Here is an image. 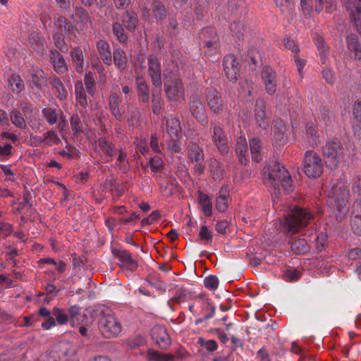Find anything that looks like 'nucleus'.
Wrapping results in <instances>:
<instances>
[{
    "label": "nucleus",
    "instance_id": "obj_1",
    "mask_svg": "<svg viewBox=\"0 0 361 361\" xmlns=\"http://www.w3.org/2000/svg\"><path fill=\"white\" fill-rule=\"evenodd\" d=\"M349 190L345 184L338 182L334 185L328 194V204L331 214L337 220L342 219L347 212Z\"/></svg>",
    "mask_w": 361,
    "mask_h": 361
},
{
    "label": "nucleus",
    "instance_id": "obj_2",
    "mask_svg": "<svg viewBox=\"0 0 361 361\" xmlns=\"http://www.w3.org/2000/svg\"><path fill=\"white\" fill-rule=\"evenodd\" d=\"M264 176L276 193L279 192L281 188L288 192L292 188V180L288 171L279 163H274L270 168L264 170Z\"/></svg>",
    "mask_w": 361,
    "mask_h": 361
},
{
    "label": "nucleus",
    "instance_id": "obj_3",
    "mask_svg": "<svg viewBox=\"0 0 361 361\" xmlns=\"http://www.w3.org/2000/svg\"><path fill=\"white\" fill-rule=\"evenodd\" d=\"M164 87L167 99L180 103L185 99V88L181 79L173 73L164 74Z\"/></svg>",
    "mask_w": 361,
    "mask_h": 361
},
{
    "label": "nucleus",
    "instance_id": "obj_4",
    "mask_svg": "<svg viewBox=\"0 0 361 361\" xmlns=\"http://www.w3.org/2000/svg\"><path fill=\"white\" fill-rule=\"evenodd\" d=\"M312 218V214L307 210L295 208L286 217L283 231L293 235L307 226Z\"/></svg>",
    "mask_w": 361,
    "mask_h": 361
},
{
    "label": "nucleus",
    "instance_id": "obj_5",
    "mask_svg": "<svg viewBox=\"0 0 361 361\" xmlns=\"http://www.w3.org/2000/svg\"><path fill=\"white\" fill-rule=\"evenodd\" d=\"M302 170L309 178L319 177L323 172V163L321 158L313 151H307L303 159Z\"/></svg>",
    "mask_w": 361,
    "mask_h": 361
},
{
    "label": "nucleus",
    "instance_id": "obj_6",
    "mask_svg": "<svg viewBox=\"0 0 361 361\" xmlns=\"http://www.w3.org/2000/svg\"><path fill=\"white\" fill-rule=\"evenodd\" d=\"M99 328L106 338L118 336L122 331V325L119 319L114 314H104L99 320Z\"/></svg>",
    "mask_w": 361,
    "mask_h": 361
},
{
    "label": "nucleus",
    "instance_id": "obj_7",
    "mask_svg": "<svg viewBox=\"0 0 361 361\" xmlns=\"http://www.w3.org/2000/svg\"><path fill=\"white\" fill-rule=\"evenodd\" d=\"M323 154L326 165L330 168H335L343 159V148L338 139H334L326 144Z\"/></svg>",
    "mask_w": 361,
    "mask_h": 361
},
{
    "label": "nucleus",
    "instance_id": "obj_8",
    "mask_svg": "<svg viewBox=\"0 0 361 361\" xmlns=\"http://www.w3.org/2000/svg\"><path fill=\"white\" fill-rule=\"evenodd\" d=\"M147 72L153 85L160 88L161 86V63L154 55H150L148 58Z\"/></svg>",
    "mask_w": 361,
    "mask_h": 361
},
{
    "label": "nucleus",
    "instance_id": "obj_9",
    "mask_svg": "<svg viewBox=\"0 0 361 361\" xmlns=\"http://www.w3.org/2000/svg\"><path fill=\"white\" fill-rule=\"evenodd\" d=\"M343 2L361 35V0H343Z\"/></svg>",
    "mask_w": 361,
    "mask_h": 361
},
{
    "label": "nucleus",
    "instance_id": "obj_10",
    "mask_svg": "<svg viewBox=\"0 0 361 361\" xmlns=\"http://www.w3.org/2000/svg\"><path fill=\"white\" fill-rule=\"evenodd\" d=\"M265 90L269 94H274L277 89L276 75L274 71L270 67H265L261 73Z\"/></svg>",
    "mask_w": 361,
    "mask_h": 361
},
{
    "label": "nucleus",
    "instance_id": "obj_11",
    "mask_svg": "<svg viewBox=\"0 0 361 361\" xmlns=\"http://www.w3.org/2000/svg\"><path fill=\"white\" fill-rule=\"evenodd\" d=\"M152 340L162 348H166L171 344L170 336L166 328L161 325L154 326L151 331Z\"/></svg>",
    "mask_w": 361,
    "mask_h": 361
},
{
    "label": "nucleus",
    "instance_id": "obj_12",
    "mask_svg": "<svg viewBox=\"0 0 361 361\" xmlns=\"http://www.w3.org/2000/svg\"><path fill=\"white\" fill-rule=\"evenodd\" d=\"M224 68L226 77L230 81L234 82L239 75L238 62L233 55L226 56L224 59Z\"/></svg>",
    "mask_w": 361,
    "mask_h": 361
},
{
    "label": "nucleus",
    "instance_id": "obj_13",
    "mask_svg": "<svg viewBox=\"0 0 361 361\" xmlns=\"http://www.w3.org/2000/svg\"><path fill=\"white\" fill-rule=\"evenodd\" d=\"M205 46L211 49V51H216L219 47V37L216 31L212 27H205L201 32Z\"/></svg>",
    "mask_w": 361,
    "mask_h": 361
},
{
    "label": "nucleus",
    "instance_id": "obj_14",
    "mask_svg": "<svg viewBox=\"0 0 361 361\" xmlns=\"http://www.w3.org/2000/svg\"><path fill=\"white\" fill-rule=\"evenodd\" d=\"M212 139L222 154H226L228 153L229 147L227 145L226 138L220 127L215 126L214 128Z\"/></svg>",
    "mask_w": 361,
    "mask_h": 361
},
{
    "label": "nucleus",
    "instance_id": "obj_15",
    "mask_svg": "<svg viewBox=\"0 0 361 361\" xmlns=\"http://www.w3.org/2000/svg\"><path fill=\"white\" fill-rule=\"evenodd\" d=\"M166 131L168 137H176L178 138L181 135V127L180 121L173 116L166 118Z\"/></svg>",
    "mask_w": 361,
    "mask_h": 361
},
{
    "label": "nucleus",
    "instance_id": "obj_16",
    "mask_svg": "<svg viewBox=\"0 0 361 361\" xmlns=\"http://www.w3.org/2000/svg\"><path fill=\"white\" fill-rule=\"evenodd\" d=\"M190 109L192 114L202 124L207 123V117L204 113V107L197 97H193L190 102Z\"/></svg>",
    "mask_w": 361,
    "mask_h": 361
},
{
    "label": "nucleus",
    "instance_id": "obj_17",
    "mask_svg": "<svg viewBox=\"0 0 361 361\" xmlns=\"http://www.w3.org/2000/svg\"><path fill=\"white\" fill-rule=\"evenodd\" d=\"M50 60L52 62L54 70L59 73L67 72L68 68L62 56L56 51H51L50 53Z\"/></svg>",
    "mask_w": 361,
    "mask_h": 361
},
{
    "label": "nucleus",
    "instance_id": "obj_18",
    "mask_svg": "<svg viewBox=\"0 0 361 361\" xmlns=\"http://www.w3.org/2000/svg\"><path fill=\"white\" fill-rule=\"evenodd\" d=\"M208 105L214 113H218L224 109V104L221 100L219 94L216 91H211L207 94Z\"/></svg>",
    "mask_w": 361,
    "mask_h": 361
},
{
    "label": "nucleus",
    "instance_id": "obj_19",
    "mask_svg": "<svg viewBox=\"0 0 361 361\" xmlns=\"http://www.w3.org/2000/svg\"><path fill=\"white\" fill-rule=\"evenodd\" d=\"M228 199V188L222 187L216 200V209L218 212H224L227 209Z\"/></svg>",
    "mask_w": 361,
    "mask_h": 361
},
{
    "label": "nucleus",
    "instance_id": "obj_20",
    "mask_svg": "<svg viewBox=\"0 0 361 361\" xmlns=\"http://www.w3.org/2000/svg\"><path fill=\"white\" fill-rule=\"evenodd\" d=\"M76 99L83 108L92 106V100L87 97L81 82H78L75 86Z\"/></svg>",
    "mask_w": 361,
    "mask_h": 361
},
{
    "label": "nucleus",
    "instance_id": "obj_21",
    "mask_svg": "<svg viewBox=\"0 0 361 361\" xmlns=\"http://www.w3.org/2000/svg\"><path fill=\"white\" fill-rule=\"evenodd\" d=\"M96 146L97 149L104 154L106 161L111 160V158L114 154V146L111 142L105 138H101L96 142Z\"/></svg>",
    "mask_w": 361,
    "mask_h": 361
},
{
    "label": "nucleus",
    "instance_id": "obj_22",
    "mask_svg": "<svg viewBox=\"0 0 361 361\" xmlns=\"http://www.w3.org/2000/svg\"><path fill=\"white\" fill-rule=\"evenodd\" d=\"M118 258L122 267L130 270H134L137 267V262L133 259L130 254L126 251H121L118 254Z\"/></svg>",
    "mask_w": 361,
    "mask_h": 361
},
{
    "label": "nucleus",
    "instance_id": "obj_23",
    "mask_svg": "<svg viewBox=\"0 0 361 361\" xmlns=\"http://www.w3.org/2000/svg\"><path fill=\"white\" fill-rule=\"evenodd\" d=\"M188 157L191 162H203L204 155L202 148L196 143L188 146Z\"/></svg>",
    "mask_w": 361,
    "mask_h": 361
},
{
    "label": "nucleus",
    "instance_id": "obj_24",
    "mask_svg": "<svg viewBox=\"0 0 361 361\" xmlns=\"http://www.w3.org/2000/svg\"><path fill=\"white\" fill-rule=\"evenodd\" d=\"M97 50L105 64L110 66L112 63L111 51L109 44L104 40H99L97 44Z\"/></svg>",
    "mask_w": 361,
    "mask_h": 361
},
{
    "label": "nucleus",
    "instance_id": "obj_25",
    "mask_svg": "<svg viewBox=\"0 0 361 361\" xmlns=\"http://www.w3.org/2000/svg\"><path fill=\"white\" fill-rule=\"evenodd\" d=\"M136 85L137 92L139 96L141 98V100L144 103H147L149 102V87L147 84L145 79L141 76H138L136 78Z\"/></svg>",
    "mask_w": 361,
    "mask_h": 361
},
{
    "label": "nucleus",
    "instance_id": "obj_26",
    "mask_svg": "<svg viewBox=\"0 0 361 361\" xmlns=\"http://www.w3.org/2000/svg\"><path fill=\"white\" fill-rule=\"evenodd\" d=\"M75 20L77 22L78 27L82 30L91 23L90 18L87 12L82 8L76 9Z\"/></svg>",
    "mask_w": 361,
    "mask_h": 361
},
{
    "label": "nucleus",
    "instance_id": "obj_27",
    "mask_svg": "<svg viewBox=\"0 0 361 361\" xmlns=\"http://www.w3.org/2000/svg\"><path fill=\"white\" fill-rule=\"evenodd\" d=\"M9 118L12 124L16 128L20 130L26 129V121L19 110L13 109L9 113Z\"/></svg>",
    "mask_w": 361,
    "mask_h": 361
},
{
    "label": "nucleus",
    "instance_id": "obj_28",
    "mask_svg": "<svg viewBox=\"0 0 361 361\" xmlns=\"http://www.w3.org/2000/svg\"><path fill=\"white\" fill-rule=\"evenodd\" d=\"M347 44L348 49L353 52L354 56L357 59H361V45L359 43L358 38L355 35H351L347 37Z\"/></svg>",
    "mask_w": 361,
    "mask_h": 361
},
{
    "label": "nucleus",
    "instance_id": "obj_29",
    "mask_svg": "<svg viewBox=\"0 0 361 361\" xmlns=\"http://www.w3.org/2000/svg\"><path fill=\"white\" fill-rule=\"evenodd\" d=\"M235 153L238 157L239 161L241 164H245L246 163V153H247V142L244 137H239L237 140Z\"/></svg>",
    "mask_w": 361,
    "mask_h": 361
},
{
    "label": "nucleus",
    "instance_id": "obj_30",
    "mask_svg": "<svg viewBox=\"0 0 361 361\" xmlns=\"http://www.w3.org/2000/svg\"><path fill=\"white\" fill-rule=\"evenodd\" d=\"M71 56L76 71L79 73L83 71L84 56L80 49L75 48L71 51Z\"/></svg>",
    "mask_w": 361,
    "mask_h": 361
},
{
    "label": "nucleus",
    "instance_id": "obj_31",
    "mask_svg": "<svg viewBox=\"0 0 361 361\" xmlns=\"http://www.w3.org/2000/svg\"><path fill=\"white\" fill-rule=\"evenodd\" d=\"M197 303H200L201 305L204 306L205 308L209 310V313L205 314L202 317L197 319L195 322L196 325H198L203 322L212 318L214 317L215 314V307L210 303L208 299H198L197 300Z\"/></svg>",
    "mask_w": 361,
    "mask_h": 361
},
{
    "label": "nucleus",
    "instance_id": "obj_32",
    "mask_svg": "<svg viewBox=\"0 0 361 361\" xmlns=\"http://www.w3.org/2000/svg\"><path fill=\"white\" fill-rule=\"evenodd\" d=\"M199 204L204 214L207 216H211L213 212V207L212 200L209 196L200 192L199 194Z\"/></svg>",
    "mask_w": 361,
    "mask_h": 361
},
{
    "label": "nucleus",
    "instance_id": "obj_33",
    "mask_svg": "<svg viewBox=\"0 0 361 361\" xmlns=\"http://www.w3.org/2000/svg\"><path fill=\"white\" fill-rule=\"evenodd\" d=\"M336 8L335 0H315V11L318 13L322 11L331 13Z\"/></svg>",
    "mask_w": 361,
    "mask_h": 361
},
{
    "label": "nucleus",
    "instance_id": "obj_34",
    "mask_svg": "<svg viewBox=\"0 0 361 361\" xmlns=\"http://www.w3.org/2000/svg\"><path fill=\"white\" fill-rule=\"evenodd\" d=\"M209 168L214 180H220L223 178L224 170L216 159L212 158L209 160Z\"/></svg>",
    "mask_w": 361,
    "mask_h": 361
},
{
    "label": "nucleus",
    "instance_id": "obj_35",
    "mask_svg": "<svg viewBox=\"0 0 361 361\" xmlns=\"http://www.w3.org/2000/svg\"><path fill=\"white\" fill-rule=\"evenodd\" d=\"M255 119L260 128H266L267 126V115L263 104L257 105L255 109Z\"/></svg>",
    "mask_w": 361,
    "mask_h": 361
},
{
    "label": "nucleus",
    "instance_id": "obj_36",
    "mask_svg": "<svg viewBox=\"0 0 361 361\" xmlns=\"http://www.w3.org/2000/svg\"><path fill=\"white\" fill-rule=\"evenodd\" d=\"M147 357L148 361H173V357L171 353H161L149 349Z\"/></svg>",
    "mask_w": 361,
    "mask_h": 361
},
{
    "label": "nucleus",
    "instance_id": "obj_37",
    "mask_svg": "<svg viewBox=\"0 0 361 361\" xmlns=\"http://www.w3.org/2000/svg\"><path fill=\"white\" fill-rule=\"evenodd\" d=\"M114 62L116 66L121 70H124L126 68L127 56L123 50L116 49L114 51Z\"/></svg>",
    "mask_w": 361,
    "mask_h": 361
},
{
    "label": "nucleus",
    "instance_id": "obj_38",
    "mask_svg": "<svg viewBox=\"0 0 361 361\" xmlns=\"http://www.w3.org/2000/svg\"><path fill=\"white\" fill-rule=\"evenodd\" d=\"M123 23L126 29L133 31L137 23V16L134 12L127 11L123 16Z\"/></svg>",
    "mask_w": 361,
    "mask_h": 361
},
{
    "label": "nucleus",
    "instance_id": "obj_39",
    "mask_svg": "<svg viewBox=\"0 0 361 361\" xmlns=\"http://www.w3.org/2000/svg\"><path fill=\"white\" fill-rule=\"evenodd\" d=\"M309 245L304 238H298L291 242V250L296 254H303L308 250Z\"/></svg>",
    "mask_w": 361,
    "mask_h": 361
},
{
    "label": "nucleus",
    "instance_id": "obj_40",
    "mask_svg": "<svg viewBox=\"0 0 361 361\" xmlns=\"http://www.w3.org/2000/svg\"><path fill=\"white\" fill-rule=\"evenodd\" d=\"M250 147L252 159L256 162L260 161L262 160L260 141L257 138H252L250 141Z\"/></svg>",
    "mask_w": 361,
    "mask_h": 361
},
{
    "label": "nucleus",
    "instance_id": "obj_41",
    "mask_svg": "<svg viewBox=\"0 0 361 361\" xmlns=\"http://www.w3.org/2000/svg\"><path fill=\"white\" fill-rule=\"evenodd\" d=\"M121 99L118 97L112 95L109 98V106L112 114L117 118L120 119L122 117L123 111L118 108Z\"/></svg>",
    "mask_w": 361,
    "mask_h": 361
},
{
    "label": "nucleus",
    "instance_id": "obj_42",
    "mask_svg": "<svg viewBox=\"0 0 361 361\" xmlns=\"http://www.w3.org/2000/svg\"><path fill=\"white\" fill-rule=\"evenodd\" d=\"M28 44L34 51L39 52L42 49V41L39 34L36 32H32L29 36Z\"/></svg>",
    "mask_w": 361,
    "mask_h": 361
},
{
    "label": "nucleus",
    "instance_id": "obj_43",
    "mask_svg": "<svg viewBox=\"0 0 361 361\" xmlns=\"http://www.w3.org/2000/svg\"><path fill=\"white\" fill-rule=\"evenodd\" d=\"M51 84L52 87L56 90L59 98L62 99L68 97L69 88L67 89L64 87L58 78H54Z\"/></svg>",
    "mask_w": 361,
    "mask_h": 361
},
{
    "label": "nucleus",
    "instance_id": "obj_44",
    "mask_svg": "<svg viewBox=\"0 0 361 361\" xmlns=\"http://www.w3.org/2000/svg\"><path fill=\"white\" fill-rule=\"evenodd\" d=\"M178 140L176 137H169L166 138L164 146L171 153H178L181 147Z\"/></svg>",
    "mask_w": 361,
    "mask_h": 361
},
{
    "label": "nucleus",
    "instance_id": "obj_45",
    "mask_svg": "<svg viewBox=\"0 0 361 361\" xmlns=\"http://www.w3.org/2000/svg\"><path fill=\"white\" fill-rule=\"evenodd\" d=\"M317 132L313 123H309L306 126V139L309 144L314 147L317 145Z\"/></svg>",
    "mask_w": 361,
    "mask_h": 361
},
{
    "label": "nucleus",
    "instance_id": "obj_46",
    "mask_svg": "<svg viewBox=\"0 0 361 361\" xmlns=\"http://www.w3.org/2000/svg\"><path fill=\"white\" fill-rule=\"evenodd\" d=\"M42 114L50 125L56 123L59 118V113L52 108H45L42 109Z\"/></svg>",
    "mask_w": 361,
    "mask_h": 361
},
{
    "label": "nucleus",
    "instance_id": "obj_47",
    "mask_svg": "<svg viewBox=\"0 0 361 361\" xmlns=\"http://www.w3.org/2000/svg\"><path fill=\"white\" fill-rule=\"evenodd\" d=\"M54 25L56 28L54 32H60V35H64L71 27V25L66 22L63 17H59L56 19Z\"/></svg>",
    "mask_w": 361,
    "mask_h": 361
},
{
    "label": "nucleus",
    "instance_id": "obj_48",
    "mask_svg": "<svg viewBox=\"0 0 361 361\" xmlns=\"http://www.w3.org/2000/svg\"><path fill=\"white\" fill-rule=\"evenodd\" d=\"M274 137L278 142H283L286 138V126L281 122H278L274 126Z\"/></svg>",
    "mask_w": 361,
    "mask_h": 361
},
{
    "label": "nucleus",
    "instance_id": "obj_49",
    "mask_svg": "<svg viewBox=\"0 0 361 361\" xmlns=\"http://www.w3.org/2000/svg\"><path fill=\"white\" fill-rule=\"evenodd\" d=\"M152 11L157 20H161L166 16L165 7L159 2L156 1L152 4Z\"/></svg>",
    "mask_w": 361,
    "mask_h": 361
},
{
    "label": "nucleus",
    "instance_id": "obj_50",
    "mask_svg": "<svg viewBox=\"0 0 361 361\" xmlns=\"http://www.w3.org/2000/svg\"><path fill=\"white\" fill-rule=\"evenodd\" d=\"M44 145L50 146L52 145L58 144L60 142V139L55 131L49 130L47 133H44Z\"/></svg>",
    "mask_w": 361,
    "mask_h": 361
},
{
    "label": "nucleus",
    "instance_id": "obj_51",
    "mask_svg": "<svg viewBox=\"0 0 361 361\" xmlns=\"http://www.w3.org/2000/svg\"><path fill=\"white\" fill-rule=\"evenodd\" d=\"M198 237L205 243H209L212 240L213 233L207 226L204 225L200 228Z\"/></svg>",
    "mask_w": 361,
    "mask_h": 361
},
{
    "label": "nucleus",
    "instance_id": "obj_52",
    "mask_svg": "<svg viewBox=\"0 0 361 361\" xmlns=\"http://www.w3.org/2000/svg\"><path fill=\"white\" fill-rule=\"evenodd\" d=\"M219 279L214 275H209L204 278V285L205 288L211 290H215L219 286Z\"/></svg>",
    "mask_w": 361,
    "mask_h": 361
},
{
    "label": "nucleus",
    "instance_id": "obj_53",
    "mask_svg": "<svg viewBox=\"0 0 361 361\" xmlns=\"http://www.w3.org/2000/svg\"><path fill=\"white\" fill-rule=\"evenodd\" d=\"M354 114L355 118L353 122V131L357 136L361 138V110L358 111L355 107Z\"/></svg>",
    "mask_w": 361,
    "mask_h": 361
},
{
    "label": "nucleus",
    "instance_id": "obj_54",
    "mask_svg": "<svg viewBox=\"0 0 361 361\" xmlns=\"http://www.w3.org/2000/svg\"><path fill=\"white\" fill-rule=\"evenodd\" d=\"M113 32L121 42H125L127 41L128 37L120 23H115L113 24Z\"/></svg>",
    "mask_w": 361,
    "mask_h": 361
},
{
    "label": "nucleus",
    "instance_id": "obj_55",
    "mask_svg": "<svg viewBox=\"0 0 361 361\" xmlns=\"http://www.w3.org/2000/svg\"><path fill=\"white\" fill-rule=\"evenodd\" d=\"M52 314L55 317L56 322L60 324H65L68 321V316L61 309L54 308Z\"/></svg>",
    "mask_w": 361,
    "mask_h": 361
},
{
    "label": "nucleus",
    "instance_id": "obj_56",
    "mask_svg": "<svg viewBox=\"0 0 361 361\" xmlns=\"http://www.w3.org/2000/svg\"><path fill=\"white\" fill-rule=\"evenodd\" d=\"M85 85L87 90L88 94L92 97H94V92L93 87L94 86V78L92 73H88L85 75Z\"/></svg>",
    "mask_w": 361,
    "mask_h": 361
},
{
    "label": "nucleus",
    "instance_id": "obj_57",
    "mask_svg": "<svg viewBox=\"0 0 361 361\" xmlns=\"http://www.w3.org/2000/svg\"><path fill=\"white\" fill-rule=\"evenodd\" d=\"M198 343L208 351H214L217 349L218 345L214 340H206L202 338L198 339Z\"/></svg>",
    "mask_w": 361,
    "mask_h": 361
},
{
    "label": "nucleus",
    "instance_id": "obj_58",
    "mask_svg": "<svg viewBox=\"0 0 361 361\" xmlns=\"http://www.w3.org/2000/svg\"><path fill=\"white\" fill-rule=\"evenodd\" d=\"M274 1L283 13L290 12L293 8L291 0H274Z\"/></svg>",
    "mask_w": 361,
    "mask_h": 361
},
{
    "label": "nucleus",
    "instance_id": "obj_59",
    "mask_svg": "<svg viewBox=\"0 0 361 361\" xmlns=\"http://www.w3.org/2000/svg\"><path fill=\"white\" fill-rule=\"evenodd\" d=\"M151 170L154 173L159 171L164 166V162L162 159L158 157L154 156L150 159L149 161Z\"/></svg>",
    "mask_w": 361,
    "mask_h": 361
},
{
    "label": "nucleus",
    "instance_id": "obj_60",
    "mask_svg": "<svg viewBox=\"0 0 361 361\" xmlns=\"http://www.w3.org/2000/svg\"><path fill=\"white\" fill-rule=\"evenodd\" d=\"M81 4L85 6H96L102 8L106 6L107 0H80Z\"/></svg>",
    "mask_w": 361,
    "mask_h": 361
},
{
    "label": "nucleus",
    "instance_id": "obj_61",
    "mask_svg": "<svg viewBox=\"0 0 361 361\" xmlns=\"http://www.w3.org/2000/svg\"><path fill=\"white\" fill-rule=\"evenodd\" d=\"M327 236L324 233H320L315 239V246L318 252H321L324 248L326 243Z\"/></svg>",
    "mask_w": 361,
    "mask_h": 361
},
{
    "label": "nucleus",
    "instance_id": "obj_62",
    "mask_svg": "<svg viewBox=\"0 0 361 361\" xmlns=\"http://www.w3.org/2000/svg\"><path fill=\"white\" fill-rule=\"evenodd\" d=\"M61 353L65 355H73L75 353L74 346L69 342H61L60 343Z\"/></svg>",
    "mask_w": 361,
    "mask_h": 361
},
{
    "label": "nucleus",
    "instance_id": "obj_63",
    "mask_svg": "<svg viewBox=\"0 0 361 361\" xmlns=\"http://www.w3.org/2000/svg\"><path fill=\"white\" fill-rule=\"evenodd\" d=\"M9 82L13 91L20 92L23 90V83L18 76H13Z\"/></svg>",
    "mask_w": 361,
    "mask_h": 361
},
{
    "label": "nucleus",
    "instance_id": "obj_64",
    "mask_svg": "<svg viewBox=\"0 0 361 361\" xmlns=\"http://www.w3.org/2000/svg\"><path fill=\"white\" fill-rule=\"evenodd\" d=\"M283 44L284 46L291 50V51L295 54H297L299 51V48L298 47V45H296L295 44V42L293 39H291L290 37H286L284 39H283Z\"/></svg>",
    "mask_w": 361,
    "mask_h": 361
}]
</instances>
